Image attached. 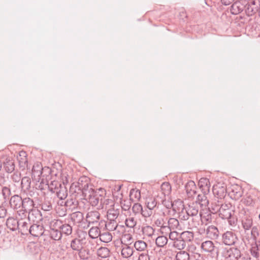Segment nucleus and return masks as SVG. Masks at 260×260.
<instances>
[{
    "label": "nucleus",
    "mask_w": 260,
    "mask_h": 260,
    "mask_svg": "<svg viewBox=\"0 0 260 260\" xmlns=\"http://www.w3.org/2000/svg\"><path fill=\"white\" fill-rule=\"evenodd\" d=\"M259 236V232L257 226H254L251 230L250 237L248 236L246 237V239L250 244L251 248L250 250L251 255L258 258L259 257L260 252V239L257 240Z\"/></svg>",
    "instance_id": "obj_1"
},
{
    "label": "nucleus",
    "mask_w": 260,
    "mask_h": 260,
    "mask_svg": "<svg viewBox=\"0 0 260 260\" xmlns=\"http://www.w3.org/2000/svg\"><path fill=\"white\" fill-rule=\"evenodd\" d=\"M199 185L200 188H202V192L201 193L198 195L195 203L199 204L202 207H206L209 203L206 195L209 192L210 186V182L207 178H201L199 181Z\"/></svg>",
    "instance_id": "obj_2"
},
{
    "label": "nucleus",
    "mask_w": 260,
    "mask_h": 260,
    "mask_svg": "<svg viewBox=\"0 0 260 260\" xmlns=\"http://www.w3.org/2000/svg\"><path fill=\"white\" fill-rule=\"evenodd\" d=\"M238 241L239 239L237 235L233 231H226L222 235L221 242L225 245H235Z\"/></svg>",
    "instance_id": "obj_3"
},
{
    "label": "nucleus",
    "mask_w": 260,
    "mask_h": 260,
    "mask_svg": "<svg viewBox=\"0 0 260 260\" xmlns=\"http://www.w3.org/2000/svg\"><path fill=\"white\" fill-rule=\"evenodd\" d=\"M222 254L225 260H238L241 257L242 253L239 249L233 247L225 248Z\"/></svg>",
    "instance_id": "obj_4"
},
{
    "label": "nucleus",
    "mask_w": 260,
    "mask_h": 260,
    "mask_svg": "<svg viewBox=\"0 0 260 260\" xmlns=\"http://www.w3.org/2000/svg\"><path fill=\"white\" fill-rule=\"evenodd\" d=\"M76 187L78 188L79 190H81L83 196L85 195V193L91 192L94 190L91 187H89V180L86 177H81L78 180V185Z\"/></svg>",
    "instance_id": "obj_5"
},
{
    "label": "nucleus",
    "mask_w": 260,
    "mask_h": 260,
    "mask_svg": "<svg viewBox=\"0 0 260 260\" xmlns=\"http://www.w3.org/2000/svg\"><path fill=\"white\" fill-rule=\"evenodd\" d=\"M85 199L87 200L92 206H96L102 199V197L98 193H96L94 190L85 193Z\"/></svg>",
    "instance_id": "obj_6"
},
{
    "label": "nucleus",
    "mask_w": 260,
    "mask_h": 260,
    "mask_svg": "<svg viewBox=\"0 0 260 260\" xmlns=\"http://www.w3.org/2000/svg\"><path fill=\"white\" fill-rule=\"evenodd\" d=\"M248 4L247 0H239L234 3L231 7V12L233 15H237L243 11Z\"/></svg>",
    "instance_id": "obj_7"
},
{
    "label": "nucleus",
    "mask_w": 260,
    "mask_h": 260,
    "mask_svg": "<svg viewBox=\"0 0 260 260\" xmlns=\"http://www.w3.org/2000/svg\"><path fill=\"white\" fill-rule=\"evenodd\" d=\"M220 209L219 211V216L222 219L230 218L232 216V205L230 203H223L220 206Z\"/></svg>",
    "instance_id": "obj_8"
},
{
    "label": "nucleus",
    "mask_w": 260,
    "mask_h": 260,
    "mask_svg": "<svg viewBox=\"0 0 260 260\" xmlns=\"http://www.w3.org/2000/svg\"><path fill=\"white\" fill-rule=\"evenodd\" d=\"M213 193L217 200H222L226 196V188L221 184H217L213 187Z\"/></svg>",
    "instance_id": "obj_9"
},
{
    "label": "nucleus",
    "mask_w": 260,
    "mask_h": 260,
    "mask_svg": "<svg viewBox=\"0 0 260 260\" xmlns=\"http://www.w3.org/2000/svg\"><path fill=\"white\" fill-rule=\"evenodd\" d=\"M206 236L211 240H216L219 237V232L218 228L213 225L208 226L206 230H204Z\"/></svg>",
    "instance_id": "obj_10"
},
{
    "label": "nucleus",
    "mask_w": 260,
    "mask_h": 260,
    "mask_svg": "<svg viewBox=\"0 0 260 260\" xmlns=\"http://www.w3.org/2000/svg\"><path fill=\"white\" fill-rule=\"evenodd\" d=\"M29 234L34 237H40L44 232V226L42 224L31 223L29 229Z\"/></svg>",
    "instance_id": "obj_11"
},
{
    "label": "nucleus",
    "mask_w": 260,
    "mask_h": 260,
    "mask_svg": "<svg viewBox=\"0 0 260 260\" xmlns=\"http://www.w3.org/2000/svg\"><path fill=\"white\" fill-rule=\"evenodd\" d=\"M31 222L30 220L28 218L26 220H19L18 228L19 232L21 233L22 235H27L29 234V229L31 226Z\"/></svg>",
    "instance_id": "obj_12"
},
{
    "label": "nucleus",
    "mask_w": 260,
    "mask_h": 260,
    "mask_svg": "<svg viewBox=\"0 0 260 260\" xmlns=\"http://www.w3.org/2000/svg\"><path fill=\"white\" fill-rule=\"evenodd\" d=\"M101 214L98 211H91L88 212L86 216V221L88 224L98 223L100 219Z\"/></svg>",
    "instance_id": "obj_13"
},
{
    "label": "nucleus",
    "mask_w": 260,
    "mask_h": 260,
    "mask_svg": "<svg viewBox=\"0 0 260 260\" xmlns=\"http://www.w3.org/2000/svg\"><path fill=\"white\" fill-rule=\"evenodd\" d=\"M145 205L148 209H150L155 212L159 208H161V205L157 202L155 198H148L146 199Z\"/></svg>",
    "instance_id": "obj_14"
},
{
    "label": "nucleus",
    "mask_w": 260,
    "mask_h": 260,
    "mask_svg": "<svg viewBox=\"0 0 260 260\" xmlns=\"http://www.w3.org/2000/svg\"><path fill=\"white\" fill-rule=\"evenodd\" d=\"M62 221L56 219H44V223L48 225L50 230H60Z\"/></svg>",
    "instance_id": "obj_15"
},
{
    "label": "nucleus",
    "mask_w": 260,
    "mask_h": 260,
    "mask_svg": "<svg viewBox=\"0 0 260 260\" xmlns=\"http://www.w3.org/2000/svg\"><path fill=\"white\" fill-rule=\"evenodd\" d=\"M22 200L23 199L18 195L12 196L9 201L10 207L14 210L20 209L22 206Z\"/></svg>",
    "instance_id": "obj_16"
},
{
    "label": "nucleus",
    "mask_w": 260,
    "mask_h": 260,
    "mask_svg": "<svg viewBox=\"0 0 260 260\" xmlns=\"http://www.w3.org/2000/svg\"><path fill=\"white\" fill-rule=\"evenodd\" d=\"M241 223L242 228L244 229L245 233H246L247 231L252 230L253 225V219L252 218L248 215H244L241 219Z\"/></svg>",
    "instance_id": "obj_17"
},
{
    "label": "nucleus",
    "mask_w": 260,
    "mask_h": 260,
    "mask_svg": "<svg viewBox=\"0 0 260 260\" xmlns=\"http://www.w3.org/2000/svg\"><path fill=\"white\" fill-rule=\"evenodd\" d=\"M185 187L188 198H192L197 193V186L194 181H188Z\"/></svg>",
    "instance_id": "obj_18"
},
{
    "label": "nucleus",
    "mask_w": 260,
    "mask_h": 260,
    "mask_svg": "<svg viewBox=\"0 0 260 260\" xmlns=\"http://www.w3.org/2000/svg\"><path fill=\"white\" fill-rule=\"evenodd\" d=\"M258 10V7L254 1L250 3L248 2V4L246 5L245 8H244V11L248 16H252L257 12Z\"/></svg>",
    "instance_id": "obj_19"
},
{
    "label": "nucleus",
    "mask_w": 260,
    "mask_h": 260,
    "mask_svg": "<svg viewBox=\"0 0 260 260\" xmlns=\"http://www.w3.org/2000/svg\"><path fill=\"white\" fill-rule=\"evenodd\" d=\"M115 206L114 201L106 197H102L100 202V205L98 209L108 210V209L111 208Z\"/></svg>",
    "instance_id": "obj_20"
},
{
    "label": "nucleus",
    "mask_w": 260,
    "mask_h": 260,
    "mask_svg": "<svg viewBox=\"0 0 260 260\" xmlns=\"http://www.w3.org/2000/svg\"><path fill=\"white\" fill-rule=\"evenodd\" d=\"M121 243L123 244L121 250V255L124 258L131 257L133 254L134 251L133 248L128 245L131 244V243L123 244V242L121 241Z\"/></svg>",
    "instance_id": "obj_21"
},
{
    "label": "nucleus",
    "mask_w": 260,
    "mask_h": 260,
    "mask_svg": "<svg viewBox=\"0 0 260 260\" xmlns=\"http://www.w3.org/2000/svg\"><path fill=\"white\" fill-rule=\"evenodd\" d=\"M35 203L32 199L29 198H25L22 200L21 208L25 211L29 212L35 208Z\"/></svg>",
    "instance_id": "obj_22"
},
{
    "label": "nucleus",
    "mask_w": 260,
    "mask_h": 260,
    "mask_svg": "<svg viewBox=\"0 0 260 260\" xmlns=\"http://www.w3.org/2000/svg\"><path fill=\"white\" fill-rule=\"evenodd\" d=\"M28 218L30 221L31 220L33 222H38V221L42 219L41 211L37 208H34L28 212Z\"/></svg>",
    "instance_id": "obj_23"
},
{
    "label": "nucleus",
    "mask_w": 260,
    "mask_h": 260,
    "mask_svg": "<svg viewBox=\"0 0 260 260\" xmlns=\"http://www.w3.org/2000/svg\"><path fill=\"white\" fill-rule=\"evenodd\" d=\"M70 217L74 224L81 223L84 219L83 214L79 211L72 213L70 215Z\"/></svg>",
    "instance_id": "obj_24"
},
{
    "label": "nucleus",
    "mask_w": 260,
    "mask_h": 260,
    "mask_svg": "<svg viewBox=\"0 0 260 260\" xmlns=\"http://www.w3.org/2000/svg\"><path fill=\"white\" fill-rule=\"evenodd\" d=\"M201 247L206 252L212 253L214 250L215 245L212 241L207 240L202 243Z\"/></svg>",
    "instance_id": "obj_25"
},
{
    "label": "nucleus",
    "mask_w": 260,
    "mask_h": 260,
    "mask_svg": "<svg viewBox=\"0 0 260 260\" xmlns=\"http://www.w3.org/2000/svg\"><path fill=\"white\" fill-rule=\"evenodd\" d=\"M230 194L232 199L235 200H239L242 196L241 187L237 185L233 186Z\"/></svg>",
    "instance_id": "obj_26"
},
{
    "label": "nucleus",
    "mask_w": 260,
    "mask_h": 260,
    "mask_svg": "<svg viewBox=\"0 0 260 260\" xmlns=\"http://www.w3.org/2000/svg\"><path fill=\"white\" fill-rule=\"evenodd\" d=\"M119 215V210L114 206L107 211L108 220L117 219Z\"/></svg>",
    "instance_id": "obj_27"
},
{
    "label": "nucleus",
    "mask_w": 260,
    "mask_h": 260,
    "mask_svg": "<svg viewBox=\"0 0 260 260\" xmlns=\"http://www.w3.org/2000/svg\"><path fill=\"white\" fill-rule=\"evenodd\" d=\"M201 216V221L203 224L207 225L208 224L212 222V214L211 212L203 213L201 211L200 212Z\"/></svg>",
    "instance_id": "obj_28"
},
{
    "label": "nucleus",
    "mask_w": 260,
    "mask_h": 260,
    "mask_svg": "<svg viewBox=\"0 0 260 260\" xmlns=\"http://www.w3.org/2000/svg\"><path fill=\"white\" fill-rule=\"evenodd\" d=\"M19 220L13 217H9L6 221V225L8 228L12 231H15L18 228Z\"/></svg>",
    "instance_id": "obj_29"
},
{
    "label": "nucleus",
    "mask_w": 260,
    "mask_h": 260,
    "mask_svg": "<svg viewBox=\"0 0 260 260\" xmlns=\"http://www.w3.org/2000/svg\"><path fill=\"white\" fill-rule=\"evenodd\" d=\"M185 213H187L190 216L199 215L198 204L193 203L189 205L187 209L185 210Z\"/></svg>",
    "instance_id": "obj_30"
},
{
    "label": "nucleus",
    "mask_w": 260,
    "mask_h": 260,
    "mask_svg": "<svg viewBox=\"0 0 260 260\" xmlns=\"http://www.w3.org/2000/svg\"><path fill=\"white\" fill-rule=\"evenodd\" d=\"M57 197L60 200H64L68 196L67 189L64 183L62 184L55 192Z\"/></svg>",
    "instance_id": "obj_31"
},
{
    "label": "nucleus",
    "mask_w": 260,
    "mask_h": 260,
    "mask_svg": "<svg viewBox=\"0 0 260 260\" xmlns=\"http://www.w3.org/2000/svg\"><path fill=\"white\" fill-rule=\"evenodd\" d=\"M167 224L169 225L170 229L172 230H179L181 229L178 220L175 218H170Z\"/></svg>",
    "instance_id": "obj_32"
},
{
    "label": "nucleus",
    "mask_w": 260,
    "mask_h": 260,
    "mask_svg": "<svg viewBox=\"0 0 260 260\" xmlns=\"http://www.w3.org/2000/svg\"><path fill=\"white\" fill-rule=\"evenodd\" d=\"M173 210L176 213H178L179 214L184 210L183 202L181 200L175 201L173 202Z\"/></svg>",
    "instance_id": "obj_33"
},
{
    "label": "nucleus",
    "mask_w": 260,
    "mask_h": 260,
    "mask_svg": "<svg viewBox=\"0 0 260 260\" xmlns=\"http://www.w3.org/2000/svg\"><path fill=\"white\" fill-rule=\"evenodd\" d=\"M71 247L73 250L78 251L83 248L82 240L78 238H75L71 242Z\"/></svg>",
    "instance_id": "obj_34"
},
{
    "label": "nucleus",
    "mask_w": 260,
    "mask_h": 260,
    "mask_svg": "<svg viewBox=\"0 0 260 260\" xmlns=\"http://www.w3.org/2000/svg\"><path fill=\"white\" fill-rule=\"evenodd\" d=\"M222 204L223 203L221 201H219V200H215V201L211 203L210 207H209L210 212L213 214L219 212L221 208L220 206H221Z\"/></svg>",
    "instance_id": "obj_35"
},
{
    "label": "nucleus",
    "mask_w": 260,
    "mask_h": 260,
    "mask_svg": "<svg viewBox=\"0 0 260 260\" xmlns=\"http://www.w3.org/2000/svg\"><path fill=\"white\" fill-rule=\"evenodd\" d=\"M31 180L29 177L25 176L21 179V186L22 189L26 192L30 188Z\"/></svg>",
    "instance_id": "obj_36"
},
{
    "label": "nucleus",
    "mask_w": 260,
    "mask_h": 260,
    "mask_svg": "<svg viewBox=\"0 0 260 260\" xmlns=\"http://www.w3.org/2000/svg\"><path fill=\"white\" fill-rule=\"evenodd\" d=\"M153 240H155V244L158 247H164L168 243V238L166 236H160L157 237H154Z\"/></svg>",
    "instance_id": "obj_37"
},
{
    "label": "nucleus",
    "mask_w": 260,
    "mask_h": 260,
    "mask_svg": "<svg viewBox=\"0 0 260 260\" xmlns=\"http://www.w3.org/2000/svg\"><path fill=\"white\" fill-rule=\"evenodd\" d=\"M4 166L6 171L8 173H12L15 170V164L12 159L7 158L4 162Z\"/></svg>",
    "instance_id": "obj_38"
},
{
    "label": "nucleus",
    "mask_w": 260,
    "mask_h": 260,
    "mask_svg": "<svg viewBox=\"0 0 260 260\" xmlns=\"http://www.w3.org/2000/svg\"><path fill=\"white\" fill-rule=\"evenodd\" d=\"M180 238H182L185 242H191L193 240L194 234L192 232L184 231L181 233Z\"/></svg>",
    "instance_id": "obj_39"
},
{
    "label": "nucleus",
    "mask_w": 260,
    "mask_h": 260,
    "mask_svg": "<svg viewBox=\"0 0 260 260\" xmlns=\"http://www.w3.org/2000/svg\"><path fill=\"white\" fill-rule=\"evenodd\" d=\"M143 234L148 237H151L152 239L156 237L154 234V230L149 225L145 226L142 228Z\"/></svg>",
    "instance_id": "obj_40"
},
{
    "label": "nucleus",
    "mask_w": 260,
    "mask_h": 260,
    "mask_svg": "<svg viewBox=\"0 0 260 260\" xmlns=\"http://www.w3.org/2000/svg\"><path fill=\"white\" fill-rule=\"evenodd\" d=\"M135 249L139 251H147V244L142 240H138L135 242L134 244Z\"/></svg>",
    "instance_id": "obj_41"
},
{
    "label": "nucleus",
    "mask_w": 260,
    "mask_h": 260,
    "mask_svg": "<svg viewBox=\"0 0 260 260\" xmlns=\"http://www.w3.org/2000/svg\"><path fill=\"white\" fill-rule=\"evenodd\" d=\"M130 200L133 202H137L141 199V192L139 189H132L129 194Z\"/></svg>",
    "instance_id": "obj_42"
},
{
    "label": "nucleus",
    "mask_w": 260,
    "mask_h": 260,
    "mask_svg": "<svg viewBox=\"0 0 260 260\" xmlns=\"http://www.w3.org/2000/svg\"><path fill=\"white\" fill-rule=\"evenodd\" d=\"M101 234V231L97 226H93L88 231V235L92 239H95L100 237Z\"/></svg>",
    "instance_id": "obj_43"
},
{
    "label": "nucleus",
    "mask_w": 260,
    "mask_h": 260,
    "mask_svg": "<svg viewBox=\"0 0 260 260\" xmlns=\"http://www.w3.org/2000/svg\"><path fill=\"white\" fill-rule=\"evenodd\" d=\"M62 184L56 180L51 181L50 183L48 184L49 190L52 192H55L58 188L60 187Z\"/></svg>",
    "instance_id": "obj_44"
},
{
    "label": "nucleus",
    "mask_w": 260,
    "mask_h": 260,
    "mask_svg": "<svg viewBox=\"0 0 260 260\" xmlns=\"http://www.w3.org/2000/svg\"><path fill=\"white\" fill-rule=\"evenodd\" d=\"M97 254L102 258H106L110 255V250L107 247H101L98 249Z\"/></svg>",
    "instance_id": "obj_45"
},
{
    "label": "nucleus",
    "mask_w": 260,
    "mask_h": 260,
    "mask_svg": "<svg viewBox=\"0 0 260 260\" xmlns=\"http://www.w3.org/2000/svg\"><path fill=\"white\" fill-rule=\"evenodd\" d=\"M105 224L106 229L109 231L115 230L118 226V222L116 219L108 220Z\"/></svg>",
    "instance_id": "obj_46"
},
{
    "label": "nucleus",
    "mask_w": 260,
    "mask_h": 260,
    "mask_svg": "<svg viewBox=\"0 0 260 260\" xmlns=\"http://www.w3.org/2000/svg\"><path fill=\"white\" fill-rule=\"evenodd\" d=\"M28 212L26 211L24 209H19V210L17 212L16 218L18 220H26L28 219Z\"/></svg>",
    "instance_id": "obj_47"
},
{
    "label": "nucleus",
    "mask_w": 260,
    "mask_h": 260,
    "mask_svg": "<svg viewBox=\"0 0 260 260\" xmlns=\"http://www.w3.org/2000/svg\"><path fill=\"white\" fill-rule=\"evenodd\" d=\"M162 193L165 196H168L171 191V186L169 182H164L160 186Z\"/></svg>",
    "instance_id": "obj_48"
},
{
    "label": "nucleus",
    "mask_w": 260,
    "mask_h": 260,
    "mask_svg": "<svg viewBox=\"0 0 260 260\" xmlns=\"http://www.w3.org/2000/svg\"><path fill=\"white\" fill-rule=\"evenodd\" d=\"M17 159L19 162V165L21 167H24L27 163L26 152L23 151H20L19 152V156L17 157Z\"/></svg>",
    "instance_id": "obj_49"
},
{
    "label": "nucleus",
    "mask_w": 260,
    "mask_h": 260,
    "mask_svg": "<svg viewBox=\"0 0 260 260\" xmlns=\"http://www.w3.org/2000/svg\"><path fill=\"white\" fill-rule=\"evenodd\" d=\"M41 208L44 211H50L52 209V205L48 197L45 198L44 201L41 204Z\"/></svg>",
    "instance_id": "obj_50"
},
{
    "label": "nucleus",
    "mask_w": 260,
    "mask_h": 260,
    "mask_svg": "<svg viewBox=\"0 0 260 260\" xmlns=\"http://www.w3.org/2000/svg\"><path fill=\"white\" fill-rule=\"evenodd\" d=\"M173 246L178 249L182 250L184 249L186 246V244L185 242L182 238H180V236L179 239L174 241Z\"/></svg>",
    "instance_id": "obj_51"
},
{
    "label": "nucleus",
    "mask_w": 260,
    "mask_h": 260,
    "mask_svg": "<svg viewBox=\"0 0 260 260\" xmlns=\"http://www.w3.org/2000/svg\"><path fill=\"white\" fill-rule=\"evenodd\" d=\"M62 234H65L67 236L70 235L72 233V227L69 224H62L60 229Z\"/></svg>",
    "instance_id": "obj_52"
},
{
    "label": "nucleus",
    "mask_w": 260,
    "mask_h": 260,
    "mask_svg": "<svg viewBox=\"0 0 260 260\" xmlns=\"http://www.w3.org/2000/svg\"><path fill=\"white\" fill-rule=\"evenodd\" d=\"M176 260H189V254L185 251H180L176 255Z\"/></svg>",
    "instance_id": "obj_53"
},
{
    "label": "nucleus",
    "mask_w": 260,
    "mask_h": 260,
    "mask_svg": "<svg viewBox=\"0 0 260 260\" xmlns=\"http://www.w3.org/2000/svg\"><path fill=\"white\" fill-rule=\"evenodd\" d=\"M50 237L54 240H59L62 237V233L60 230H50Z\"/></svg>",
    "instance_id": "obj_54"
},
{
    "label": "nucleus",
    "mask_w": 260,
    "mask_h": 260,
    "mask_svg": "<svg viewBox=\"0 0 260 260\" xmlns=\"http://www.w3.org/2000/svg\"><path fill=\"white\" fill-rule=\"evenodd\" d=\"M100 239L103 242L108 243L112 241V236L109 232H105L102 234L101 233Z\"/></svg>",
    "instance_id": "obj_55"
},
{
    "label": "nucleus",
    "mask_w": 260,
    "mask_h": 260,
    "mask_svg": "<svg viewBox=\"0 0 260 260\" xmlns=\"http://www.w3.org/2000/svg\"><path fill=\"white\" fill-rule=\"evenodd\" d=\"M78 255L81 259H87L89 257V251L82 248L81 250L78 251Z\"/></svg>",
    "instance_id": "obj_56"
},
{
    "label": "nucleus",
    "mask_w": 260,
    "mask_h": 260,
    "mask_svg": "<svg viewBox=\"0 0 260 260\" xmlns=\"http://www.w3.org/2000/svg\"><path fill=\"white\" fill-rule=\"evenodd\" d=\"M191 217L192 223L190 225L192 228H197L199 225V222L201 220L200 214L199 215L190 216Z\"/></svg>",
    "instance_id": "obj_57"
},
{
    "label": "nucleus",
    "mask_w": 260,
    "mask_h": 260,
    "mask_svg": "<svg viewBox=\"0 0 260 260\" xmlns=\"http://www.w3.org/2000/svg\"><path fill=\"white\" fill-rule=\"evenodd\" d=\"M125 223L126 226L133 228L136 225L137 221L134 217H128L126 219Z\"/></svg>",
    "instance_id": "obj_58"
},
{
    "label": "nucleus",
    "mask_w": 260,
    "mask_h": 260,
    "mask_svg": "<svg viewBox=\"0 0 260 260\" xmlns=\"http://www.w3.org/2000/svg\"><path fill=\"white\" fill-rule=\"evenodd\" d=\"M121 207L124 211L128 210L131 206V202L129 200H123L120 202Z\"/></svg>",
    "instance_id": "obj_59"
},
{
    "label": "nucleus",
    "mask_w": 260,
    "mask_h": 260,
    "mask_svg": "<svg viewBox=\"0 0 260 260\" xmlns=\"http://www.w3.org/2000/svg\"><path fill=\"white\" fill-rule=\"evenodd\" d=\"M172 230L170 229L167 223H163L161 225L160 231L162 234L168 235Z\"/></svg>",
    "instance_id": "obj_60"
},
{
    "label": "nucleus",
    "mask_w": 260,
    "mask_h": 260,
    "mask_svg": "<svg viewBox=\"0 0 260 260\" xmlns=\"http://www.w3.org/2000/svg\"><path fill=\"white\" fill-rule=\"evenodd\" d=\"M142 206L138 203H135L132 207L133 212L135 214H140L142 209Z\"/></svg>",
    "instance_id": "obj_61"
},
{
    "label": "nucleus",
    "mask_w": 260,
    "mask_h": 260,
    "mask_svg": "<svg viewBox=\"0 0 260 260\" xmlns=\"http://www.w3.org/2000/svg\"><path fill=\"white\" fill-rule=\"evenodd\" d=\"M153 211L151 210L150 209H148V208L143 209L142 208V211L141 212V214L143 217L145 218L149 217L153 214Z\"/></svg>",
    "instance_id": "obj_62"
},
{
    "label": "nucleus",
    "mask_w": 260,
    "mask_h": 260,
    "mask_svg": "<svg viewBox=\"0 0 260 260\" xmlns=\"http://www.w3.org/2000/svg\"><path fill=\"white\" fill-rule=\"evenodd\" d=\"M173 202L169 200L164 199L161 201V204H160L161 206H163L167 209H169L172 208V206H173Z\"/></svg>",
    "instance_id": "obj_63"
},
{
    "label": "nucleus",
    "mask_w": 260,
    "mask_h": 260,
    "mask_svg": "<svg viewBox=\"0 0 260 260\" xmlns=\"http://www.w3.org/2000/svg\"><path fill=\"white\" fill-rule=\"evenodd\" d=\"M169 236L170 239L174 241L179 239L180 236L177 230H172L169 234Z\"/></svg>",
    "instance_id": "obj_64"
}]
</instances>
